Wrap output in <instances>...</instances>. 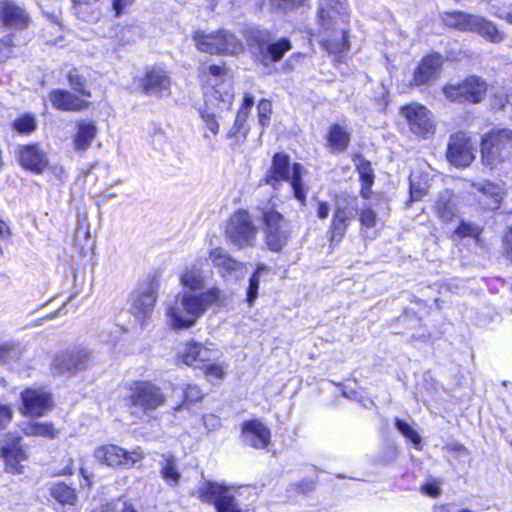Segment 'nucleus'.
<instances>
[{"instance_id": "4be33fe9", "label": "nucleus", "mask_w": 512, "mask_h": 512, "mask_svg": "<svg viewBox=\"0 0 512 512\" xmlns=\"http://www.w3.org/2000/svg\"><path fill=\"white\" fill-rule=\"evenodd\" d=\"M143 92L156 97H168L171 94V79L161 68L153 67L147 71L142 81Z\"/></svg>"}, {"instance_id": "13d9d810", "label": "nucleus", "mask_w": 512, "mask_h": 512, "mask_svg": "<svg viewBox=\"0 0 512 512\" xmlns=\"http://www.w3.org/2000/svg\"><path fill=\"white\" fill-rule=\"evenodd\" d=\"M497 17L512 24V6L498 7L494 12Z\"/></svg>"}, {"instance_id": "f8f14e48", "label": "nucleus", "mask_w": 512, "mask_h": 512, "mask_svg": "<svg viewBox=\"0 0 512 512\" xmlns=\"http://www.w3.org/2000/svg\"><path fill=\"white\" fill-rule=\"evenodd\" d=\"M131 406L140 408L144 413L156 410L164 405L166 396L161 388L149 381L135 382L130 389Z\"/></svg>"}, {"instance_id": "dca6fc26", "label": "nucleus", "mask_w": 512, "mask_h": 512, "mask_svg": "<svg viewBox=\"0 0 512 512\" xmlns=\"http://www.w3.org/2000/svg\"><path fill=\"white\" fill-rule=\"evenodd\" d=\"M401 114L407 120L412 133L428 138L435 131L431 112L423 105L412 103L402 107Z\"/></svg>"}, {"instance_id": "9b49d317", "label": "nucleus", "mask_w": 512, "mask_h": 512, "mask_svg": "<svg viewBox=\"0 0 512 512\" xmlns=\"http://www.w3.org/2000/svg\"><path fill=\"white\" fill-rule=\"evenodd\" d=\"M448 26L459 30L476 32L491 42H500L503 34L490 21L476 15H469L463 12L448 13L445 17Z\"/></svg>"}, {"instance_id": "6ab92c4d", "label": "nucleus", "mask_w": 512, "mask_h": 512, "mask_svg": "<svg viewBox=\"0 0 512 512\" xmlns=\"http://www.w3.org/2000/svg\"><path fill=\"white\" fill-rule=\"evenodd\" d=\"M475 158V148L464 132H456L450 136L447 149L448 161L456 166L468 167Z\"/></svg>"}, {"instance_id": "cd10ccee", "label": "nucleus", "mask_w": 512, "mask_h": 512, "mask_svg": "<svg viewBox=\"0 0 512 512\" xmlns=\"http://www.w3.org/2000/svg\"><path fill=\"white\" fill-rule=\"evenodd\" d=\"M213 352L200 343L189 342L179 352L178 357L188 366L201 367L212 360Z\"/></svg>"}, {"instance_id": "c85d7f7f", "label": "nucleus", "mask_w": 512, "mask_h": 512, "mask_svg": "<svg viewBox=\"0 0 512 512\" xmlns=\"http://www.w3.org/2000/svg\"><path fill=\"white\" fill-rule=\"evenodd\" d=\"M52 105L63 111H80L88 106V102L65 90H53L49 93Z\"/></svg>"}, {"instance_id": "8fccbe9b", "label": "nucleus", "mask_w": 512, "mask_h": 512, "mask_svg": "<svg viewBox=\"0 0 512 512\" xmlns=\"http://www.w3.org/2000/svg\"><path fill=\"white\" fill-rule=\"evenodd\" d=\"M68 79L73 90L80 93L82 96L90 97V92L84 88L85 81L83 77L79 76L78 74H73L72 72H70Z\"/></svg>"}, {"instance_id": "09e8293b", "label": "nucleus", "mask_w": 512, "mask_h": 512, "mask_svg": "<svg viewBox=\"0 0 512 512\" xmlns=\"http://www.w3.org/2000/svg\"><path fill=\"white\" fill-rule=\"evenodd\" d=\"M14 128L21 133H29L36 128L35 119L29 115L20 117L14 122Z\"/></svg>"}, {"instance_id": "9d476101", "label": "nucleus", "mask_w": 512, "mask_h": 512, "mask_svg": "<svg viewBox=\"0 0 512 512\" xmlns=\"http://www.w3.org/2000/svg\"><path fill=\"white\" fill-rule=\"evenodd\" d=\"M265 228V239L268 248L273 252L281 251L290 237V229L282 214L269 204L261 208Z\"/></svg>"}, {"instance_id": "7ed1b4c3", "label": "nucleus", "mask_w": 512, "mask_h": 512, "mask_svg": "<svg viewBox=\"0 0 512 512\" xmlns=\"http://www.w3.org/2000/svg\"><path fill=\"white\" fill-rule=\"evenodd\" d=\"M347 19L345 0H320L318 24L321 45L330 54L349 49L347 32L340 24Z\"/></svg>"}, {"instance_id": "aec40b11", "label": "nucleus", "mask_w": 512, "mask_h": 512, "mask_svg": "<svg viewBox=\"0 0 512 512\" xmlns=\"http://www.w3.org/2000/svg\"><path fill=\"white\" fill-rule=\"evenodd\" d=\"M23 415L41 417L53 407L50 393L41 388H27L21 393Z\"/></svg>"}, {"instance_id": "0e129e2a", "label": "nucleus", "mask_w": 512, "mask_h": 512, "mask_svg": "<svg viewBox=\"0 0 512 512\" xmlns=\"http://www.w3.org/2000/svg\"><path fill=\"white\" fill-rule=\"evenodd\" d=\"M245 123H246V120L236 116L234 125H236L238 128H240V130H243V138H246L247 134L249 132V128H248V126H246Z\"/></svg>"}, {"instance_id": "c03bdc74", "label": "nucleus", "mask_w": 512, "mask_h": 512, "mask_svg": "<svg viewBox=\"0 0 512 512\" xmlns=\"http://www.w3.org/2000/svg\"><path fill=\"white\" fill-rule=\"evenodd\" d=\"M395 427L411 442H413L414 445L418 446L421 443V437L420 435L405 421L396 419L395 420Z\"/></svg>"}, {"instance_id": "5701e85b", "label": "nucleus", "mask_w": 512, "mask_h": 512, "mask_svg": "<svg viewBox=\"0 0 512 512\" xmlns=\"http://www.w3.org/2000/svg\"><path fill=\"white\" fill-rule=\"evenodd\" d=\"M30 21L26 10L14 1L0 2V23L8 29H25Z\"/></svg>"}, {"instance_id": "bf43d9fd", "label": "nucleus", "mask_w": 512, "mask_h": 512, "mask_svg": "<svg viewBox=\"0 0 512 512\" xmlns=\"http://www.w3.org/2000/svg\"><path fill=\"white\" fill-rule=\"evenodd\" d=\"M227 138L235 139L236 143L243 142L246 138H243V130H240L236 125L233 126L227 132Z\"/></svg>"}, {"instance_id": "49530a36", "label": "nucleus", "mask_w": 512, "mask_h": 512, "mask_svg": "<svg viewBox=\"0 0 512 512\" xmlns=\"http://www.w3.org/2000/svg\"><path fill=\"white\" fill-rule=\"evenodd\" d=\"M183 390V405H190L199 402L203 398V392L196 385H186Z\"/></svg>"}, {"instance_id": "39448f33", "label": "nucleus", "mask_w": 512, "mask_h": 512, "mask_svg": "<svg viewBox=\"0 0 512 512\" xmlns=\"http://www.w3.org/2000/svg\"><path fill=\"white\" fill-rule=\"evenodd\" d=\"M512 156V130L499 129L486 134L481 142L482 163L491 169Z\"/></svg>"}, {"instance_id": "f704fd0d", "label": "nucleus", "mask_w": 512, "mask_h": 512, "mask_svg": "<svg viewBox=\"0 0 512 512\" xmlns=\"http://www.w3.org/2000/svg\"><path fill=\"white\" fill-rule=\"evenodd\" d=\"M20 428L23 434L28 437H45L54 439L57 436V430L50 422L30 420L23 422Z\"/></svg>"}, {"instance_id": "5fc2aeb1", "label": "nucleus", "mask_w": 512, "mask_h": 512, "mask_svg": "<svg viewBox=\"0 0 512 512\" xmlns=\"http://www.w3.org/2000/svg\"><path fill=\"white\" fill-rule=\"evenodd\" d=\"M103 512H136L126 502L118 500L116 502L108 504Z\"/></svg>"}, {"instance_id": "393cba45", "label": "nucleus", "mask_w": 512, "mask_h": 512, "mask_svg": "<svg viewBox=\"0 0 512 512\" xmlns=\"http://www.w3.org/2000/svg\"><path fill=\"white\" fill-rule=\"evenodd\" d=\"M243 442L256 449H264L271 439V432L264 423L258 419L245 421L241 427Z\"/></svg>"}, {"instance_id": "3c124183", "label": "nucleus", "mask_w": 512, "mask_h": 512, "mask_svg": "<svg viewBox=\"0 0 512 512\" xmlns=\"http://www.w3.org/2000/svg\"><path fill=\"white\" fill-rule=\"evenodd\" d=\"M359 220L363 227L372 228L376 225L377 216L371 208H364L360 212Z\"/></svg>"}, {"instance_id": "20e7f679", "label": "nucleus", "mask_w": 512, "mask_h": 512, "mask_svg": "<svg viewBox=\"0 0 512 512\" xmlns=\"http://www.w3.org/2000/svg\"><path fill=\"white\" fill-rule=\"evenodd\" d=\"M303 170V166L299 163H294L290 167L289 157L283 153H277L273 157L271 168L267 171L264 181L274 189H277L282 181H288L295 199L301 205H305L307 191L302 181Z\"/></svg>"}, {"instance_id": "69168bd1", "label": "nucleus", "mask_w": 512, "mask_h": 512, "mask_svg": "<svg viewBox=\"0 0 512 512\" xmlns=\"http://www.w3.org/2000/svg\"><path fill=\"white\" fill-rule=\"evenodd\" d=\"M449 452L466 453L467 449L459 443H453L446 446Z\"/></svg>"}, {"instance_id": "a211bd4d", "label": "nucleus", "mask_w": 512, "mask_h": 512, "mask_svg": "<svg viewBox=\"0 0 512 512\" xmlns=\"http://www.w3.org/2000/svg\"><path fill=\"white\" fill-rule=\"evenodd\" d=\"M1 457L5 461L6 470L12 474H20L23 471L22 462L28 459L26 447L19 436L7 435L0 441Z\"/></svg>"}, {"instance_id": "603ef678", "label": "nucleus", "mask_w": 512, "mask_h": 512, "mask_svg": "<svg viewBox=\"0 0 512 512\" xmlns=\"http://www.w3.org/2000/svg\"><path fill=\"white\" fill-rule=\"evenodd\" d=\"M254 104V97L251 94H245L243 98V103L240 109L238 110L237 117L247 120L248 114Z\"/></svg>"}, {"instance_id": "58836bf2", "label": "nucleus", "mask_w": 512, "mask_h": 512, "mask_svg": "<svg viewBox=\"0 0 512 512\" xmlns=\"http://www.w3.org/2000/svg\"><path fill=\"white\" fill-rule=\"evenodd\" d=\"M22 357V348L19 345L1 344L0 345V364L12 366Z\"/></svg>"}, {"instance_id": "052dcab7", "label": "nucleus", "mask_w": 512, "mask_h": 512, "mask_svg": "<svg viewBox=\"0 0 512 512\" xmlns=\"http://www.w3.org/2000/svg\"><path fill=\"white\" fill-rule=\"evenodd\" d=\"M504 247L507 257L512 259V228L505 235Z\"/></svg>"}, {"instance_id": "680f3d73", "label": "nucleus", "mask_w": 512, "mask_h": 512, "mask_svg": "<svg viewBox=\"0 0 512 512\" xmlns=\"http://www.w3.org/2000/svg\"><path fill=\"white\" fill-rule=\"evenodd\" d=\"M134 0H113V8L116 11V15H120L123 9L129 6Z\"/></svg>"}, {"instance_id": "37998d69", "label": "nucleus", "mask_w": 512, "mask_h": 512, "mask_svg": "<svg viewBox=\"0 0 512 512\" xmlns=\"http://www.w3.org/2000/svg\"><path fill=\"white\" fill-rule=\"evenodd\" d=\"M204 370V374L208 381L216 382L224 377V367L217 363H204L200 367Z\"/></svg>"}, {"instance_id": "a878e982", "label": "nucleus", "mask_w": 512, "mask_h": 512, "mask_svg": "<svg viewBox=\"0 0 512 512\" xmlns=\"http://www.w3.org/2000/svg\"><path fill=\"white\" fill-rule=\"evenodd\" d=\"M156 302V293L151 285L140 287L131 296V310L133 315L142 320L146 318L153 310Z\"/></svg>"}, {"instance_id": "79ce46f5", "label": "nucleus", "mask_w": 512, "mask_h": 512, "mask_svg": "<svg viewBox=\"0 0 512 512\" xmlns=\"http://www.w3.org/2000/svg\"><path fill=\"white\" fill-rule=\"evenodd\" d=\"M428 191L426 182L417 181V176L412 173L410 175V197L412 201L420 200Z\"/></svg>"}, {"instance_id": "e433bc0d", "label": "nucleus", "mask_w": 512, "mask_h": 512, "mask_svg": "<svg viewBox=\"0 0 512 512\" xmlns=\"http://www.w3.org/2000/svg\"><path fill=\"white\" fill-rule=\"evenodd\" d=\"M180 282L189 291L197 292L205 287L203 272L198 268L187 269L181 276Z\"/></svg>"}, {"instance_id": "de8ad7c7", "label": "nucleus", "mask_w": 512, "mask_h": 512, "mask_svg": "<svg viewBox=\"0 0 512 512\" xmlns=\"http://www.w3.org/2000/svg\"><path fill=\"white\" fill-rule=\"evenodd\" d=\"M481 229L479 226L474 225L473 223L462 221L458 228L455 230V235L463 238V237H473L476 238L479 236Z\"/></svg>"}, {"instance_id": "f3484780", "label": "nucleus", "mask_w": 512, "mask_h": 512, "mask_svg": "<svg viewBox=\"0 0 512 512\" xmlns=\"http://www.w3.org/2000/svg\"><path fill=\"white\" fill-rule=\"evenodd\" d=\"M208 260L223 279H240L246 273V264L232 257L222 247L212 248Z\"/></svg>"}, {"instance_id": "bb28decb", "label": "nucleus", "mask_w": 512, "mask_h": 512, "mask_svg": "<svg viewBox=\"0 0 512 512\" xmlns=\"http://www.w3.org/2000/svg\"><path fill=\"white\" fill-rule=\"evenodd\" d=\"M21 165L35 173H42L48 165V159L44 151L37 145L21 146L18 149Z\"/></svg>"}, {"instance_id": "a19ab883", "label": "nucleus", "mask_w": 512, "mask_h": 512, "mask_svg": "<svg viewBox=\"0 0 512 512\" xmlns=\"http://www.w3.org/2000/svg\"><path fill=\"white\" fill-rule=\"evenodd\" d=\"M272 40L271 34L267 30H252L250 33V41L252 44H255L258 50V54L260 55V50H265L268 43Z\"/></svg>"}, {"instance_id": "ea45409f", "label": "nucleus", "mask_w": 512, "mask_h": 512, "mask_svg": "<svg viewBox=\"0 0 512 512\" xmlns=\"http://www.w3.org/2000/svg\"><path fill=\"white\" fill-rule=\"evenodd\" d=\"M268 269L265 265L259 264L249 279V286L247 289V302L251 306L258 296L260 275L264 272H267Z\"/></svg>"}, {"instance_id": "f257e3e1", "label": "nucleus", "mask_w": 512, "mask_h": 512, "mask_svg": "<svg viewBox=\"0 0 512 512\" xmlns=\"http://www.w3.org/2000/svg\"><path fill=\"white\" fill-rule=\"evenodd\" d=\"M204 73L207 74V82L211 89L204 93V104L199 112L205 129L203 138L210 141L211 136L208 132L213 136L218 134L219 120L225 112L230 111L233 93L228 70L224 64L209 65Z\"/></svg>"}, {"instance_id": "6e6d98bb", "label": "nucleus", "mask_w": 512, "mask_h": 512, "mask_svg": "<svg viewBox=\"0 0 512 512\" xmlns=\"http://www.w3.org/2000/svg\"><path fill=\"white\" fill-rule=\"evenodd\" d=\"M13 412L8 405L0 404V429L6 427L12 420Z\"/></svg>"}, {"instance_id": "4468645a", "label": "nucleus", "mask_w": 512, "mask_h": 512, "mask_svg": "<svg viewBox=\"0 0 512 512\" xmlns=\"http://www.w3.org/2000/svg\"><path fill=\"white\" fill-rule=\"evenodd\" d=\"M202 501L212 503L217 512H244L231 488L217 482H206L200 489Z\"/></svg>"}, {"instance_id": "774afa93", "label": "nucleus", "mask_w": 512, "mask_h": 512, "mask_svg": "<svg viewBox=\"0 0 512 512\" xmlns=\"http://www.w3.org/2000/svg\"><path fill=\"white\" fill-rule=\"evenodd\" d=\"M58 313L59 312L52 313L51 315L48 316V318L49 319L55 318Z\"/></svg>"}, {"instance_id": "1a4fd4ad", "label": "nucleus", "mask_w": 512, "mask_h": 512, "mask_svg": "<svg viewBox=\"0 0 512 512\" xmlns=\"http://www.w3.org/2000/svg\"><path fill=\"white\" fill-rule=\"evenodd\" d=\"M93 363L90 351L82 347H71L57 352L51 362L54 374L72 377L86 370Z\"/></svg>"}, {"instance_id": "c756f323", "label": "nucleus", "mask_w": 512, "mask_h": 512, "mask_svg": "<svg viewBox=\"0 0 512 512\" xmlns=\"http://www.w3.org/2000/svg\"><path fill=\"white\" fill-rule=\"evenodd\" d=\"M159 473L163 481L170 487H177L181 480V471L176 457L171 453L161 454Z\"/></svg>"}, {"instance_id": "864d4df0", "label": "nucleus", "mask_w": 512, "mask_h": 512, "mask_svg": "<svg viewBox=\"0 0 512 512\" xmlns=\"http://www.w3.org/2000/svg\"><path fill=\"white\" fill-rule=\"evenodd\" d=\"M421 491L431 497H438L441 493L440 482L431 480L421 486Z\"/></svg>"}, {"instance_id": "6e6552de", "label": "nucleus", "mask_w": 512, "mask_h": 512, "mask_svg": "<svg viewBox=\"0 0 512 512\" xmlns=\"http://www.w3.org/2000/svg\"><path fill=\"white\" fill-rule=\"evenodd\" d=\"M356 215L357 203L355 198L346 195L335 197L332 219L328 228L331 245H337L342 241Z\"/></svg>"}, {"instance_id": "0eeeda50", "label": "nucleus", "mask_w": 512, "mask_h": 512, "mask_svg": "<svg viewBox=\"0 0 512 512\" xmlns=\"http://www.w3.org/2000/svg\"><path fill=\"white\" fill-rule=\"evenodd\" d=\"M258 229L245 210L235 212L228 220L225 237L237 249L252 247L257 239Z\"/></svg>"}, {"instance_id": "4c0bfd02", "label": "nucleus", "mask_w": 512, "mask_h": 512, "mask_svg": "<svg viewBox=\"0 0 512 512\" xmlns=\"http://www.w3.org/2000/svg\"><path fill=\"white\" fill-rule=\"evenodd\" d=\"M357 170L361 180V195L367 199L369 197L370 189L374 183V173L370 162L360 160L357 165Z\"/></svg>"}, {"instance_id": "2eb2a0df", "label": "nucleus", "mask_w": 512, "mask_h": 512, "mask_svg": "<svg viewBox=\"0 0 512 512\" xmlns=\"http://www.w3.org/2000/svg\"><path fill=\"white\" fill-rule=\"evenodd\" d=\"M487 84L479 77L471 76L459 84H449L443 88L446 98L452 102H480L486 94Z\"/></svg>"}, {"instance_id": "2f4dec72", "label": "nucleus", "mask_w": 512, "mask_h": 512, "mask_svg": "<svg viewBox=\"0 0 512 512\" xmlns=\"http://www.w3.org/2000/svg\"><path fill=\"white\" fill-rule=\"evenodd\" d=\"M433 210L443 222L452 221L458 212L452 193L448 190L441 193L433 205Z\"/></svg>"}, {"instance_id": "c9c22d12", "label": "nucleus", "mask_w": 512, "mask_h": 512, "mask_svg": "<svg viewBox=\"0 0 512 512\" xmlns=\"http://www.w3.org/2000/svg\"><path fill=\"white\" fill-rule=\"evenodd\" d=\"M97 128L93 122H80L74 136V148L77 151L87 150L96 137Z\"/></svg>"}, {"instance_id": "423d86ee", "label": "nucleus", "mask_w": 512, "mask_h": 512, "mask_svg": "<svg viewBox=\"0 0 512 512\" xmlns=\"http://www.w3.org/2000/svg\"><path fill=\"white\" fill-rule=\"evenodd\" d=\"M193 40L197 49L209 54H238L243 51V44L226 30L206 33L195 31Z\"/></svg>"}, {"instance_id": "338daca9", "label": "nucleus", "mask_w": 512, "mask_h": 512, "mask_svg": "<svg viewBox=\"0 0 512 512\" xmlns=\"http://www.w3.org/2000/svg\"><path fill=\"white\" fill-rule=\"evenodd\" d=\"M10 235L9 227L3 221H0V236L7 238Z\"/></svg>"}, {"instance_id": "a18cd8bd", "label": "nucleus", "mask_w": 512, "mask_h": 512, "mask_svg": "<svg viewBox=\"0 0 512 512\" xmlns=\"http://www.w3.org/2000/svg\"><path fill=\"white\" fill-rule=\"evenodd\" d=\"M258 110V121L259 124L264 128L269 125L270 117L272 114V103L269 100L262 99L257 106Z\"/></svg>"}, {"instance_id": "4d7b16f0", "label": "nucleus", "mask_w": 512, "mask_h": 512, "mask_svg": "<svg viewBox=\"0 0 512 512\" xmlns=\"http://www.w3.org/2000/svg\"><path fill=\"white\" fill-rule=\"evenodd\" d=\"M330 211H331V208H330L329 203L324 202V201L317 202L316 213H317V217L319 219H322V220L326 219L329 216Z\"/></svg>"}, {"instance_id": "b1692460", "label": "nucleus", "mask_w": 512, "mask_h": 512, "mask_svg": "<svg viewBox=\"0 0 512 512\" xmlns=\"http://www.w3.org/2000/svg\"><path fill=\"white\" fill-rule=\"evenodd\" d=\"M443 58L439 54L425 56L413 72V84L421 86L430 84L436 80L441 73Z\"/></svg>"}, {"instance_id": "ddd939ff", "label": "nucleus", "mask_w": 512, "mask_h": 512, "mask_svg": "<svg viewBox=\"0 0 512 512\" xmlns=\"http://www.w3.org/2000/svg\"><path fill=\"white\" fill-rule=\"evenodd\" d=\"M94 457L99 463L109 467L130 468L140 462L144 455L139 448L126 451L117 445L110 444L97 447L94 451Z\"/></svg>"}, {"instance_id": "72a5a7b5", "label": "nucleus", "mask_w": 512, "mask_h": 512, "mask_svg": "<svg viewBox=\"0 0 512 512\" xmlns=\"http://www.w3.org/2000/svg\"><path fill=\"white\" fill-rule=\"evenodd\" d=\"M291 48V42L287 38H281L275 42L271 40L265 50H260L261 61L265 65L268 62H278Z\"/></svg>"}, {"instance_id": "7c9ffc66", "label": "nucleus", "mask_w": 512, "mask_h": 512, "mask_svg": "<svg viewBox=\"0 0 512 512\" xmlns=\"http://www.w3.org/2000/svg\"><path fill=\"white\" fill-rule=\"evenodd\" d=\"M327 147L332 153L346 151L350 143V132L340 124L330 126L327 133Z\"/></svg>"}, {"instance_id": "f03ea898", "label": "nucleus", "mask_w": 512, "mask_h": 512, "mask_svg": "<svg viewBox=\"0 0 512 512\" xmlns=\"http://www.w3.org/2000/svg\"><path fill=\"white\" fill-rule=\"evenodd\" d=\"M222 297V291L217 286L206 291H186L179 294L167 307L168 325L174 330L191 328L212 305L221 302Z\"/></svg>"}, {"instance_id": "473e14b6", "label": "nucleus", "mask_w": 512, "mask_h": 512, "mask_svg": "<svg viewBox=\"0 0 512 512\" xmlns=\"http://www.w3.org/2000/svg\"><path fill=\"white\" fill-rule=\"evenodd\" d=\"M51 496L61 505H69L67 510L63 512H77L75 507L78 501V497L73 488L69 487L65 483H55L50 488Z\"/></svg>"}, {"instance_id": "412c9836", "label": "nucleus", "mask_w": 512, "mask_h": 512, "mask_svg": "<svg viewBox=\"0 0 512 512\" xmlns=\"http://www.w3.org/2000/svg\"><path fill=\"white\" fill-rule=\"evenodd\" d=\"M470 194L475 197L479 205L488 210L500 207L505 191L502 184L484 181L471 184Z\"/></svg>"}, {"instance_id": "e2e57ef3", "label": "nucleus", "mask_w": 512, "mask_h": 512, "mask_svg": "<svg viewBox=\"0 0 512 512\" xmlns=\"http://www.w3.org/2000/svg\"><path fill=\"white\" fill-rule=\"evenodd\" d=\"M203 422H204L205 426H207V427L211 426L212 428L219 425V419L213 414L205 415L203 417Z\"/></svg>"}]
</instances>
